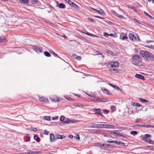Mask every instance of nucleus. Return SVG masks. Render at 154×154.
<instances>
[{"instance_id":"obj_23","label":"nucleus","mask_w":154,"mask_h":154,"mask_svg":"<svg viewBox=\"0 0 154 154\" xmlns=\"http://www.w3.org/2000/svg\"><path fill=\"white\" fill-rule=\"evenodd\" d=\"M20 1L21 2L25 4L28 3V0H20Z\"/></svg>"},{"instance_id":"obj_32","label":"nucleus","mask_w":154,"mask_h":154,"mask_svg":"<svg viewBox=\"0 0 154 154\" xmlns=\"http://www.w3.org/2000/svg\"><path fill=\"white\" fill-rule=\"evenodd\" d=\"M106 94L108 95H110V94L109 93L108 91L106 89H104L103 90H102Z\"/></svg>"},{"instance_id":"obj_18","label":"nucleus","mask_w":154,"mask_h":154,"mask_svg":"<svg viewBox=\"0 0 154 154\" xmlns=\"http://www.w3.org/2000/svg\"><path fill=\"white\" fill-rule=\"evenodd\" d=\"M59 7L61 8H65L66 6L63 3H61L60 4L58 5Z\"/></svg>"},{"instance_id":"obj_13","label":"nucleus","mask_w":154,"mask_h":154,"mask_svg":"<svg viewBox=\"0 0 154 154\" xmlns=\"http://www.w3.org/2000/svg\"><path fill=\"white\" fill-rule=\"evenodd\" d=\"M50 140L51 142H53L55 141L54 136L52 134H50Z\"/></svg>"},{"instance_id":"obj_53","label":"nucleus","mask_w":154,"mask_h":154,"mask_svg":"<svg viewBox=\"0 0 154 154\" xmlns=\"http://www.w3.org/2000/svg\"><path fill=\"white\" fill-rule=\"evenodd\" d=\"M105 37H107L109 36V34H107L106 32H104L103 33Z\"/></svg>"},{"instance_id":"obj_20","label":"nucleus","mask_w":154,"mask_h":154,"mask_svg":"<svg viewBox=\"0 0 154 154\" xmlns=\"http://www.w3.org/2000/svg\"><path fill=\"white\" fill-rule=\"evenodd\" d=\"M146 149L148 150H154V146H148Z\"/></svg>"},{"instance_id":"obj_37","label":"nucleus","mask_w":154,"mask_h":154,"mask_svg":"<svg viewBox=\"0 0 154 154\" xmlns=\"http://www.w3.org/2000/svg\"><path fill=\"white\" fill-rule=\"evenodd\" d=\"M117 16L119 18L122 19H123L124 18V17L123 16L120 15H119L118 14Z\"/></svg>"},{"instance_id":"obj_5","label":"nucleus","mask_w":154,"mask_h":154,"mask_svg":"<svg viewBox=\"0 0 154 154\" xmlns=\"http://www.w3.org/2000/svg\"><path fill=\"white\" fill-rule=\"evenodd\" d=\"M129 36L130 39L133 41H139V37L137 35L135 36L134 35L130 33L129 34Z\"/></svg>"},{"instance_id":"obj_31","label":"nucleus","mask_w":154,"mask_h":154,"mask_svg":"<svg viewBox=\"0 0 154 154\" xmlns=\"http://www.w3.org/2000/svg\"><path fill=\"white\" fill-rule=\"evenodd\" d=\"M34 138L37 142H39L40 139V138L38 137L37 135H35L34 136Z\"/></svg>"},{"instance_id":"obj_50","label":"nucleus","mask_w":154,"mask_h":154,"mask_svg":"<svg viewBox=\"0 0 154 154\" xmlns=\"http://www.w3.org/2000/svg\"><path fill=\"white\" fill-rule=\"evenodd\" d=\"M101 130L99 129L96 130L95 131V133H100V132Z\"/></svg>"},{"instance_id":"obj_3","label":"nucleus","mask_w":154,"mask_h":154,"mask_svg":"<svg viewBox=\"0 0 154 154\" xmlns=\"http://www.w3.org/2000/svg\"><path fill=\"white\" fill-rule=\"evenodd\" d=\"M151 135L150 134H146L143 136L142 140L145 142L151 144H153L154 142L152 140L150 139Z\"/></svg>"},{"instance_id":"obj_43","label":"nucleus","mask_w":154,"mask_h":154,"mask_svg":"<svg viewBox=\"0 0 154 154\" xmlns=\"http://www.w3.org/2000/svg\"><path fill=\"white\" fill-rule=\"evenodd\" d=\"M64 119L65 117H64V116H62L60 117V121H63L64 120Z\"/></svg>"},{"instance_id":"obj_7","label":"nucleus","mask_w":154,"mask_h":154,"mask_svg":"<svg viewBox=\"0 0 154 154\" xmlns=\"http://www.w3.org/2000/svg\"><path fill=\"white\" fill-rule=\"evenodd\" d=\"M39 98L40 101L42 103H48V99L44 97H39Z\"/></svg>"},{"instance_id":"obj_34","label":"nucleus","mask_w":154,"mask_h":154,"mask_svg":"<svg viewBox=\"0 0 154 154\" xmlns=\"http://www.w3.org/2000/svg\"><path fill=\"white\" fill-rule=\"evenodd\" d=\"M147 110V108L146 107H145L142 106L141 107V108L140 110H144V111H146Z\"/></svg>"},{"instance_id":"obj_59","label":"nucleus","mask_w":154,"mask_h":154,"mask_svg":"<svg viewBox=\"0 0 154 154\" xmlns=\"http://www.w3.org/2000/svg\"><path fill=\"white\" fill-rule=\"evenodd\" d=\"M151 127V125H145V126L144 127L148 128Z\"/></svg>"},{"instance_id":"obj_64","label":"nucleus","mask_w":154,"mask_h":154,"mask_svg":"<svg viewBox=\"0 0 154 154\" xmlns=\"http://www.w3.org/2000/svg\"><path fill=\"white\" fill-rule=\"evenodd\" d=\"M72 56L75 59L76 58V57H77V55L75 54H72Z\"/></svg>"},{"instance_id":"obj_33","label":"nucleus","mask_w":154,"mask_h":154,"mask_svg":"<svg viewBox=\"0 0 154 154\" xmlns=\"http://www.w3.org/2000/svg\"><path fill=\"white\" fill-rule=\"evenodd\" d=\"M97 12L99 14H102L104 13V11L101 9L97 10Z\"/></svg>"},{"instance_id":"obj_52","label":"nucleus","mask_w":154,"mask_h":154,"mask_svg":"<svg viewBox=\"0 0 154 154\" xmlns=\"http://www.w3.org/2000/svg\"><path fill=\"white\" fill-rule=\"evenodd\" d=\"M106 52L110 54H112V52L111 51L107 50Z\"/></svg>"},{"instance_id":"obj_8","label":"nucleus","mask_w":154,"mask_h":154,"mask_svg":"<svg viewBox=\"0 0 154 154\" xmlns=\"http://www.w3.org/2000/svg\"><path fill=\"white\" fill-rule=\"evenodd\" d=\"M108 66H110L112 68L116 67L119 66V63L117 62L111 63H109Z\"/></svg>"},{"instance_id":"obj_1","label":"nucleus","mask_w":154,"mask_h":154,"mask_svg":"<svg viewBox=\"0 0 154 154\" xmlns=\"http://www.w3.org/2000/svg\"><path fill=\"white\" fill-rule=\"evenodd\" d=\"M140 54L143 58H146L147 60H152L154 59L152 55L147 51L142 50L140 52Z\"/></svg>"},{"instance_id":"obj_38","label":"nucleus","mask_w":154,"mask_h":154,"mask_svg":"<svg viewBox=\"0 0 154 154\" xmlns=\"http://www.w3.org/2000/svg\"><path fill=\"white\" fill-rule=\"evenodd\" d=\"M110 71L111 72H112V71H115L116 72H118V69L114 68L112 69H110Z\"/></svg>"},{"instance_id":"obj_40","label":"nucleus","mask_w":154,"mask_h":154,"mask_svg":"<svg viewBox=\"0 0 154 154\" xmlns=\"http://www.w3.org/2000/svg\"><path fill=\"white\" fill-rule=\"evenodd\" d=\"M88 20H89V21H90L92 22H94V20L91 18L88 17Z\"/></svg>"},{"instance_id":"obj_47","label":"nucleus","mask_w":154,"mask_h":154,"mask_svg":"<svg viewBox=\"0 0 154 154\" xmlns=\"http://www.w3.org/2000/svg\"><path fill=\"white\" fill-rule=\"evenodd\" d=\"M32 2L33 3L36 4L38 3V1L37 0H31Z\"/></svg>"},{"instance_id":"obj_11","label":"nucleus","mask_w":154,"mask_h":154,"mask_svg":"<svg viewBox=\"0 0 154 154\" xmlns=\"http://www.w3.org/2000/svg\"><path fill=\"white\" fill-rule=\"evenodd\" d=\"M75 122L73 121V120L72 121L71 120H70L68 118H67L63 122V123H65L66 124H68L70 123H74Z\"/></svg>"},{"instance_id":"obj_41","label":"nucleus","mask_w":154,"mask_h":154,"mask_svg":"<svg viewBox=\"0 0 154 154\" xmlns=\"http://www.w3.org/2000/svg\"><path fill=\"white\" fill-rule=\"evenodd\" d=\"M128 37L127 36H124L122 38H121V39L122 40H125V39H128Z\"/></svg>"},{"instance_id":"obj_26","label":"nucleus","mask_w":154,"mask_h":154,"mask_svg":"<svg viewBox=\"0 0 154 154\" xmlns=\"http://www.w3.org/2000/svg\"><path fill=\"white\" fill-rule=\"evenodd\" d=\"M44 54L45 56L47 57H49L51 56V54L50 53L47 51H45L44 52Z\"/></svg>"},{"instance_id":"obj_14","label":"nucleus","mask_w":154,"mask_h":154,"mask_svg":"<svg viewBox=\"0 0 154 154\" xmlns=\"http://www.w3.org/2000/svg\"><path fill=\"white\" fill-rule=\"evenodd\" d=\"M43 119L44 120H47L48 121H50L51 120V117L50 116H44L43 117Z\"/></svg>"},{"instance_id":"obj_15","label":"nucleus","mask_w":154,"mask_h":154,"mask_svg":"<svg viewBox=\"0 0 154 154\" xmlns=\"http://www.w3.org/2000/svg\"><path fill=\"white\" fill-rule=\"evenodd\" d=\"M135 77L141 79H143L144 78V77L142 75L138 74H136L135 75Z\"/></svg>"},{"instance_id":"obj_25","label":"nucleus","mask_w":154,"mask_h":154,"mask_svg":"<svg viewBox=\"0 0 154 154\" xmlns=\"http://www.w3.org/2000/svg\"><path fill=\"white\" fill-rule=\"evenodd\" d=\"M133 105H135V106H138V107H142V106L139 103H133Z\"/></svg>"},{"instance_id":"obj_45","label":"nucleus","mask_w":154,"mask_h":154,"mask_svg":"<svg viewBox=\"0 0 154 154\" xmlns=\"http://www.w3.org/2000/svg\"><path fill=\"white\" fill-rule=\"evenodd\" d=\"M103 113L105 114H107L108 112V111L106 110V109L103 110Z\"/></svg>"},{"instance_id":"obj_57","label":"nucleus","mask_w":154,"mask_h":154,"mask_svg":"<svg viewBox=\"0 0 154 154\" xmlns=\"http://www.w3.org/2000/svg\"><path fill=\"white\" fill-rule=\"evenodd\" d=\"M51 53L55 57H57V54L54 52H52Z\"/></svg>"},{"instance_id":"obj_12","label":"nucleus","mask_w":154,"mask_h":154,"mask_svg":"<svg viewBox=\"0 0 154 154\" xmlns=\"http://www.w3.org/2000/svg\"><path fill=\"white\" fill-rule=\"evenodd\" d=\"M34 49L37 53L42 52V50L41 49L37 47H35Z\"/></svg>"},{"instance_id":"obj_22","label":"nucleus","mask_w":154,"mask_h":154,"mask_svg":"<svg viewBox=\"0 0 154 154\" xmlns=\"http://www.w3.org/2000/svg\"><path fill=\"white\" fill-rule=\"evenodd\" d=\"M139 99L140 100V101L142 103H145V102H147V103H148V102H149V101H148V100H145V99H143L142 98H140Z\"/></svg>"},{"instance_id":"obj_46","label":"nucleus","mask_w":154,"mask_h":154,"mask_svg":"<svg viewBox=\"0 0 154 154\" xmlns=\"http://www.w3.org/2000/svg\"><path fill=\"white\" fill-rule=\"evenodd\" d=\"M136 126H139L140 127H144L145 126V125H141V124L137 125H136Z\"/></svg>"},{"instance_id":"obj_51","label":"nucleus","mask_w":154,"mask_h":154,"mask_svg":"<svg viewBox=\"0 0 154 154\" xmlns=\"http://www.w3.org/2000/svg\"><path fill=\"white\" fill-rule=\"evenodd\" d=\"M75 59L78 60H81V57L77 56V57H76Z\"/></svg>"},{"instance_id":"obj_39","label":"nucleus","mask_w":154,"mask_h":154,"mask_svg":"<svg viewBox=\"0 0 154 154\" xmlns=\"http://www.w3.org/2000/svg\"><path fill=\"white\" fill-rule=\"evenodd\" d=\"M90 128H96V124H94L93 125L89 126Z\"/></svg>"},{"instance_id":"obj_49","label":"nucleus","mask_w":154,"mask_h":154,"mask_svg":"<svg viewBox=\"0 0 154 154\" xmlns=\"http://www.w3.org/2000/svg\"><path fill=\"white\" fill-rule=\"evenodd\" d=\"M44 134L48 135V132L47 131V130H45L44 131Z\"/></svg>"},{"instance_id":"obj_28","label":"nucleus","mask_w":154,"mask_h":154,"mask_svg":"<svg viewBox=\"0 0 154 154\" xmlns=\"http://www.w3.org/2000/svg\"><path fill=\"white\" fill-rule=\"evenodd\" d=\"M70 5L72 6L75 8H77L78 7V6L77 5L73 2H72Z\"/></svg>"},{"instance_id":"obj_21","label":"nucleus","mask_w":154,"mask_h":154,"mask_svg":"<svg viewBox=\"0 0 154 154\" xmlns=\"http://www.w3.org/2000/svg\"><path fill=\"white\" fill-rule=\"evenodd\" d=\"M103 124H96V128H103Z\"/></svg>"},{"instance_id":"obj_61","label":"nucleus","mask_w":154,"mask_h":154,"mask_svg":"<svg viewBox=\"0 0 154 154\" xmlns=\"http://www.w3.org/2000/svg\"><path fill=\"white\" fill-rule=\"evenodd\" d=\"M57 118H58V117H57V116L53 117L52 118V119L53 120H55V119H57Z\"/></svg>"},{"instance_id":"obj_35","label":"nucleus","mask_w":154,"mask_h":154,"mask_svg":"<svg viewBox=\"0 0 154 154\" xmlns=\"http://www.w3.org/2000/svg\"><path fill=\"white\" fill-rule=\"evenodd\" d=\"M131 134L132 135L137 134V132L135 131H131L130 132Z\"/></svg>"},{"instance_id":"obj_10","label":"nucleus","mask_w":154,"mask_h":154,"mask_svg":"<svg viewBox=\"0 0 154 154\" xmlns=\"http://www.w3.org/2000/svg\"><path fill=\"white\" fill-rule=\"evenodd\" d=\"M103 128L114 129L115 128V127L113 125L103 124Z\"/></svg>"},{"instance_id":"obj_36","label":"nucleus","mask_w":154,"mask_h":154,"mask_svg":"<svg viewBox=\"0 0 154 154\" xmlns=\"http://www.w3.org/2000/svg\"><path fill=\"white\" fill-rule=\"evenodd\" d=\"M112 13L115 15L116 16H117L118 15V14L116 12V11H114L113 10H112L111 11Z\"/></svg>"},{"instance_id":"obj_17","label":"nucleus","mask_w":154,"mask_h":154,"mask_svg":"<svg viewBox=\"0 0 154 154\" xmlns=\"http://www.w3.org/2000/svg\"><path fill=\"white\" fill-rule=\"evenodd\" d=\"M56 137L57 139H63L65 137L64 135H61L59 134H57L56 136Z\"/></svg>"},{"instance_id":"obj_54","label":"nucleus","mask_w":154,"mask_h":154,"mask_svg":"<svg viewBox=\"0 0 154 154\" xmlns=\"http://www.w3.org/2000/svg\"><path fill=\"white\" fill-rule=\"evenodd\" d=\"M65 1L67 2L69 5H70L71 3L72 2L70 0H65Z\"/></svg>"},{"instance_id":"obj_6","label":"nucleus","mask_w":154,"mask_h":154,"mask_svg":"<svg viewBox=\"0 0 154 154\" xmlns=\"http://www.w3.org/2000/svg\"><path fill=\"white\" fill-rule=\"evenodd\" d=\"M101 109H100L93 108V111L95 112L94 114L95 115H99L103 117H104L103 115H102V113L101 112Z\"/></svg>"},{"instance_id":"obj_62","label":"nucleus","mask_w":154,"mask_h":154,"mask_svg":"<svg viewBox=\"0 0 154 154\" xmlns=\"http://www.w3.org/2000/svg\"><path fill=\"white\" fill-rule=\"evenodd\" d=\"M110 134L112 135L113 134H115L116 136H118L117 134L116 133H114V132H111V133H110Z\"/></svg>"},{"instance_id":"obj_42","label":"nucleus","mask_w":154,"mask_h":154,"mask_svg":"<svg viewBox=\"0 0 154 154\" xmlns=\"http://www.w3.org/2000/svg\"><path fill=\"white\" fill-rule=\"evenodd\" d=\"M53 101H54V102H59L60 101V100L58 98H55L54 99L52 100Z\"/></svg>"},{"instance_id":"obj_19","label":"nucleus","mask_w":154,"mask_h":154,"mask_svg":"<svg viewBox=\"0 0 154 154\" xmlns=\"http://www.w3.org/2000/svg\"><path fill=\"white\" fill-rule=\"evenodd\" d=\"M73 106H78V107H83V105L80 103H74L73 104Z\"/></svg>"},{"instance_id":"obj_30","label":"nucleus","mask_w":154,"mask_h":154,"mask_svg":"<svg viewBox=\"0 0 154 154\" xmlns=\"http://www.w3.org/2000/svg\"><path fill=\"white\" fill-rule=\"evenodd\" d=\"M95 53H96V54L94 55H95L100 54L102 55V57L103 58L104 57V56L102 54L101 52H100L98 51H96L95 52Z\"/></svg>"},{"instance_id":"obj_48","label":"nucleus","mask_w":154,"mask_h":154,"mask_svg":"<svg viewBox=\"0 0 154 154\" xmlns=\"http://www.w3.org/2000/svg\"><path fill=\"white\" fill-rule=\"evenodd\" d=\"M27 135V141H29L30 140V137H29L28 135V134H26Z\"/></svg>"},{"instance_id":"obj_58","label":"nucleus","mask_w":154,"mask_h":154,"mask_svg":"<svg viewBox=\"0 0 154 154\" xmlns=\"http://www.w3.org/2000/svg\"><path fill=\"white\" fill-rule=\"evenodd\" d=\"M31 131H37V129L36 128H34L32 129Z\"/></svg>"},{"instance_id":"obj_55","label":"nucleus","mask_w":154,"mask_h":154,"mask_svg":"<svg viewBox=\"0 0 154 154\" xmlns=\"http://www.w3.org/2000/svg\"><path fill=\"white\" fill-rule=\"evenodd\" d=\"M115 88L116 90H118L121 91H122V90L117 86H116L115 87Z\"/></svg>"},{"instance_id":"obj_27","label":"nucleus","mask_w":154,"mask_h":154,"mask_svg":"<svg viewBox=\"0 0 154 154\" xmlns=\"http://www.w3.org/2000/svg\"><path fill=\"white\" fill-rule=\"evenodd\" d=\"M144 14L147 16L149 17L151 19H154V18L152 17L148 13H147L145 12H144Z\"/></svg>"},{"instance_id":"obj_44","label":"nucleus","mask_w":154,"mask_h":154,"mask_svg":"<svg viewBox=\"0 0 154 154\" xmlns=\"http://www.w3.org/2000/svg\"><path fill=\"white\" fill-rule=\"evenodd\" d=\"M74 138H76L78 140H79V139H80V137H79V135H78V134H76V136L74 137Z\"/></svg>"},{"instance_id":"obj_24","label":"nucleus","mask_w":154,"mask_h":154,"mask_svg":"<svg viewBox=\"0 0 154 154\" xmlns=\"http://www.w3.org/2000/svg\"><path fill=\"white\" fill-rule=\"evenodd\" d=\"M146 47L148 48L154 50V45H147L146 46Z\"/></svg>"},{"instance_id":"obj_29","label":"nucleus","mask_w":154,"mask_h":154,"mask_svg":"<svg viewBox=\"0 0 154 154\" xmlns=\"http://www.w3.org/2000/svg\"><path fill=\"white\" fill-rule=\"evenodd\" d=\"M6 39L4 37H0V43L2 42H5Z\"/></svg>"},{"instance_id":"obj_63","label":"nucleus","mask_w":154,"mask_h":154,"mask_svg":"<svg viewBox=\"0 0 154 154\" xmlns=\"http://www.w3.org/2000/svg\"><path fill=\"white\" fill-rule=\"evenodd\" d=\"M95 17H96V18H99L101 19H104V18H103V17H100L98 16H96Z\"/></svg>"},{"instance_id":"obj_60","label":"nucleus","mask_w":154,"mask_h":154,"mask_svg":"<svg viewBox=\"0 0 154 154\" xmlns=\"http://www.w3.org/2000/svg\"><path fill=\"white\" fill-rule=\"evenodd\" d=\"M85 34L87 35H88L89 36H91L92 34H91L90 33H89V32H86L85 33Z\"/></svg>"},{"instance_id":"obj_16","label":"nucleus","mask_w":154,"mask_h":154,"mask_svg":"<svg viewBox=\"0 0 154 154\" xmlns=\"http://www.w3.org/2000/svg\"><path fill=\"white\" fill-rule=\"evenodd\" d=\"M96 101H97V102H105L107 101L106 100H105L104 99H102V98L100 99V98H97V99H96Z\"/></svg>"},{"instance_id":"obj_9","label":"nucleus","mask_w":154,"mask_h":154,"mask_svg":"<svg viewBox=\"0 0 154 154\" xmlns=\"http://www.w3.org/2000/svg\"><path fill=\"white\" fill-rule=\"evenodd\" d=\"M107 143H112L114 144H125V143L122 142L121 141H118L116 140L114 141H106Z\"/></svg>"},{"instance_id":"obj_56","label":"nucleus","mask_w":154,"mask_h":154,"mask_svg":"<svg viewBox=\"0 0 154 154\" xmlns=\"http://www.w3.org/2000/svg\"><path fill=\"white\" fill-rule=\"evenodd\" d=\"M114 106H112L111 107V110H112V111H113L114 110Z\"/></svg>"},{"instance_id":"obj_4","label":"nucleus","mask_w":154,"mask_h":154,"mask_svg":"<svg viewBox=\"0 0 154 154\" xmlns=\"http://www.w3.org/2000/svg\"><path fill=\"white\" fill-rule=\"evenodd\" d=\"M100 149L103 150H108L109 148H113L115 145H95Z\"/></svg>"},{"instance_id":"obj_2","label":"nucleus","mask_w":154,"mask_h":154,"mask_svg":"<svg viewBox=\"0 0 154 154\" xmlns=\"http://www.w3.org/2000/svg\"><path fill=\"white\" fill-rule=\"evenodd\" d=\"M132 63L135 65H138L141 62V57L138 55H134L131 59Z\"/></svg>"}]
</instances>
